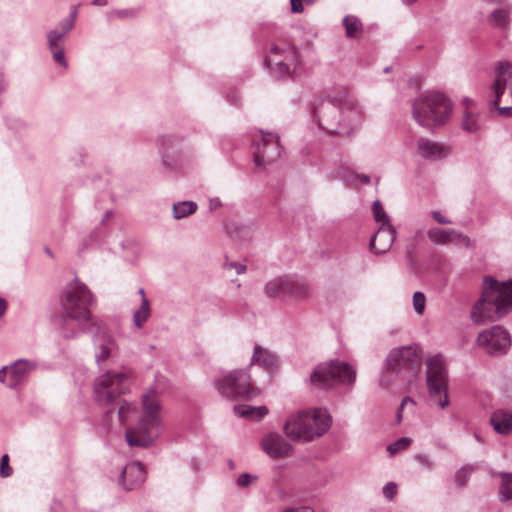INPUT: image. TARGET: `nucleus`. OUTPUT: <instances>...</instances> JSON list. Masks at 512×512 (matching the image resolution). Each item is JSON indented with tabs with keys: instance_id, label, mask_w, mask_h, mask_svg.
Segmentation results:
<instances>
[{
	"instance_id": "23",
	"label": "nucleus",
	"mask_w": 512,
	"mask_h": 512,
	"mask_svg": "<svg viewBox=\"0 0 512 512\" xmlns=\"http://www.w3.org/2000/svg\"><path fill=\"white\" fill-rule=\"evenodd\" d=\"M64 38L65 37L63 34H60V31L57 29L51 30L47 34L48 46L52 53L53 59L63 67H67L64 48L62 45V40Z\"/></svg>"
},
{
	"instance_id": "36",
	"label": "nucleus",
	"mask_w": 512,
	"mask_h": 512,
	"mask_svg": "<svg viewBox=\"0 0 512 512\" xmlns=\"http://www.w3.org/2000/svg\"><path fill=\"white\" fill-rule=\"evenodd\" d=\"M197 210V204L193 201H181L173 205V217L182 219L193 214Z\"/></svg>"
},
{
	"instance_id": "47",
	"label": "nucleus",
	"mask_w": 512,
	"mask_h": 512,
	"mask_svg": "<svg viewBox=\"0 0 512 512\" xmlns=\"http://www.w3.org/2000/svg\"><path fill=\"white\" fill-rule=\"evenodd\" d=\"M226 267L228 269H235L236 273L239 275V274H242L246 271V266L243 265V264H239V263H235V262H231V263H228L226 264Z\"/></svg>"
},
{
	"instance_id": "52",
	"label": "nucleus",
	"mask_w": 512,
	"mask_h": 512,
	"mask_svg": "<svg viewBox=\"0 0 512 512\" xmlns=\"http://www.w3.org/2000/svg\"><path fill=\"white\" fill-rule=\"evenodd\" d=\"M116 14L118 17L123 18V17H127V16L131 15L132 13L127 10H119L116 12Z\"/></svg>"
},
{
	"instance_id": "26",
	"label": "nucleus",
	"mask_w": 512,
	"mask_h": 512,
	"mask_svg": "<svg viewBox=\"0 0 512 512\" xmlns=\"http://www.w3.org/2000/svg\"><path fill=\"white\" fill-rule=\"evenodd\" d=\"M290 277H278L265 285V294L270 298L288 297Z\"/></svg>"
},
{
	"instance_id": "25",
	"label": "nucleus",
	"mask_w": 512,
	"mask_h": 512,
	"mask_svg": "<svg viewBox=\"0 0 512 512\" xmlns=\"http://www.w3.org/2000/svg\"><path fill=\"white\" fill-rule=\"evenodd\" d=\"M251 363L267 370H273L277 365V357L268 349H264L260 345H255Z\"/></svg>"
},
{
	"instance_id": "14",
	"label": "nucleus",
	"mask_w": 512,
	"mask_h": 512,
	"mask_svg": "<svg viewBox=\"0 0 512 512\" xmlns=\"http://www.w3.org/2000/svg\"><path fill=\"white\" fill-rule=\"evenodd\" d=\"M91 332L95 361L100 366L118 351V345L104 325L91 323Z\"/></svg>"
},
{
	"instance_id": "24",
	"label": "nucleus",
	"mask_w": 512,
	"mask_h": 512,
	"mask_svg": "<svg viewBox=\"0 0 512 512\" xmlns=\"http://www.w3.org/2000/svg\"><path fill=\"white\" fill-rule=\"evenodd\" d=\"M490 423L497 433L508 435L512 432V412L496 410L490 417Z\"/></svg>"
},
{
	"instance_id": "33",
	"label": "nucleus",
	"mask_w": 512,
	"mask_h": 512,
	"mask_svg": "<svg viewBox=\"0 0 512 512\" xmlns=\"http://www.w3.org/2000/svg\"><path fill=\"white\" fill-rule=\"evenodd\" d=\"M477 470V466L475 464H465L460 467L454 474V481L458 488L463 489L466 487L470 476Z\"/></svg>"
},
{
	"instance_id": "50",
	"label": "nucleus",
	"mask_w": 512,
	"mask_h": 512,
	"mask_svg": "<svg viewBox=\"0 0 512 512\" xmlns=\"http://www.w3.org/2000/svg\"><path fill=\"white\" fill-rule=\"evenodd\" d=\"M391 384V379L388 378L384 373L383 375L381 376L380 380H379V385L380 387L384 388V389H387L389 388Z\"/></svg>"
},
{
	"instance_id": "29",
	"label": "nucleus",
	"mask_w": 512,
	"mask_h": 512,
	"mask_svg": "<svg viewBox=\"0 0 512 512\" xmlns=\"http://www.w3.org/2000/svg\"><path fill=\"white\" fill-rule=\"evenodd\" d=\"M309 295L310 289L305 282L290 277L288 297L295 300H304L307 299Z\"/></svg>"
},
{
	"instance_id": "54",
	"label": "nucleus",
	"mask_w": 512,
	"mask_h": 512,
	"mask_svg": "<svg viewBox=\"0 0 512 512\" xmlns=\"http://www.w3.org/2000/svg\"><path fill=\"white\" fill-rule=\"evenodd\" d=\"M107 4V0H93L92 5L94 6H105Z\"/></svg>"
},
{
	"instance_id": "31",
	"label": "nucleus",
	"mask_w": 512,
	"mask_h": 512,
	"mask_svg": "<svg viewBox=\"0 0 512 512\" xmlns=\"http://www.w3.org/2000/svg\"><path fill=\"white\" fill-rule=\"evenodd\" d=\"M117 411V417L120 423H125L129 420L130 416L136 413V406L127 401H121L117 407L109 409L105 417L111 416Z\"/></svg>"
},
{
	"instance_id": "30",
	"label": "nucleus",
	"mask_w": 512,
	"mask_h": 512,
	"mask_svg": "<svg viewBox=\"0 0 512 512\" xmlns=\"http://www.w3.org/2000/svg\"><path fill=\"white\" fill-rule=\"evenodd\" d=\"M491 25L504 31L510 24V10L507 8H499L494 10L488 18Z\"/></svg>"
},
{
	"instance_id": "37",
	"label": "nucleus",
	"mask_w": 512,
	"mask_h": 512,
	"mask_svg": "<svg viewBox=\"0 0 512 512\" xmlns=\"http://www.w3.org/2000/svg\"><path fill=\"white\" fill-rule=\"evenodd\" d=\"M372 212L374 220L377 223H380L381 225H388L390 224V218L386 214L382 203L379 200H375L372 204Z\"/></svg>"
},
{
	"instance_id": "28",
	"label": "nucleus",
	"mask_w": 512,
	"mask_h": 512,
	"mask_svg": "<svg viewBox=\"0 0 512 512\" xmlns=\"http://www.w3.org/2000/svg\"><path fill=\"white\" fill-rule=\"evenodd\" d=\"M342 23L345 27V35L350 39H358L363 34L364 28L361 20L354 15H347Z\"/></svg>"
},
{
	"instance_id": "15",
	"label": "nucleus",
	"mask_w": 512,
	"mask_h": 512,
	"mask_svg": "<svg viewBox=\"0 0 512 512\" xmlns=\"http://www.w3.org/2000/svg\"><path fill=\"white\" fill-rule=\"evenodd\" d=\"M261 138L254 141V163L257 167L263 166L265 163H272L277 160L282 152L279 143V136L272 132L260 131Z\"/></svg>"
},
{
	"instance_id": "9",
	"label": "nucleus",
	"mask_w": 512,
	"mask_h": 512,
	"mask_svg": "<svg viewBox=\"0 0 512 512\" xmlns=\"http://www.w3.org/2000/svg\"><path fill=\"white\" fill-rule=\"evenodd\" d=\"M491 89L494 94V106L500 114L508 115L512 110V65L510 63H499Z\"/></svg>"
},
{
	"instance_id": "32",
	"label": "nucleus",
	"mask_w": 512,
	"mask_h": 512,
	"mask_svg": "<svg viewBox=\"0 0 512 512\" xmlns=\"http://www.w3.org/2000/svg\"><path fill=\"white\" fill-rule=\"evenodd\" d=\"M483 127V122L478 113L466 111L462 120V128L468 133H477Z\"/></svg>"
},
{
	"instance_id": "20",
	"label": "nucleus",
	"mask_w": 512,
	"mask_h": 512,
	"mask_svg": "<svg viewBox=\"0 0 512 512\" xmlns=\"http://www.w3.org/2000/svg\"><path fill=\"white\" fill-rule=\"evenodd\" d=\"M396 239V230L391 224L380 225L370 241V248L375 253H386Z\"/></svg>"
},
{
	"instance_id": "3",
	"label": "nucleus",
	"mask_w": 512,
	"mask_h": 512,
	"mask_svg": "<svg viewBox=\"0 0 512 512\" xmlns=\"http://www.w3.org/2000/svg\"><path fill=\"white\" fill-rule=\"evenodd\" d=\"M159 391L150 387L142 395V415L136 426L127 429L125 438L129 446L148 447L163 433L162 404Z\"/></svg>"
},
{
	"instance_id": "57",
	"label": "nucleus",
	"mask_w": 512,
	"mask_h": 512,
	"mask_svg": "<svg viewBox=\"0 0 512 512\" xmlns=\"http://www.w3.org/2000/svg\"><path fill=\"white\" fill-rule=\"evenodd\" d=\"M76 17H77V8H75L72 11L71 15L68 18H73V21L75 22Z\"/></svg>"
},
{
	"instance_id": "18",
	"label": "nucleus",
	"mask_w": 512,
	"mask_h": 512,
	"mask_svg": "<svg viewBox=\"0 0 512 512\" xmlns=\"http://www.w3.org/2000/svg\"><path fill=\"white\" fill-rule=\"evenodd\" d=\"M427 236L429 240L436 245L453 243L463 245L466 248L473 246V241L467 235L454 229L432 227L427 231Z\"/></svg>"
},
{
	"instance_id": "8",
	"label": "nucleus",
	"mask_w": 512,
	"mask_h": 512,
	"mask_svg": "<svg viewBox=\"0 0 512 512\" xmlns=\"http://www.w3.org/2000/svg\"><path fill=\"white\" fill-rule=\"evenodd\" d=\"M218 391L233 400L251 399L259 391L251 384L250 375L244 370H234L217 379Z\"/></svg>"
},
{
	"instance_id": "27",
	"label": "nucleus",
	"mask_w": 512,
	"mask_h": 512,
	"mask_svg": "<svg viewBox=\"0 0 512 512\" xmlns=\"http://www.w3.org/2000/svg\"><path fill=\"white\" fill-rule=\"evenodd\" d=\"M234 412L238 417L258 420L268 413V409L266 406L241 404L234 406Z\"/></svg>"
},
{
	"instance_id": "22",
	"label": "nucleus",
	"mask_w": 512,
	"mask_h": 512,
	"mask_svg": "<svg viewBox=\"0 0 512 512\" xmlns=\"http://www.w3.org/2000/svg\"><path fill=\"white\" fill-rule=\"evenodd\" d=\"M419 154L428 160H439L449 154V149L437 142L422 138L418 141Z\"/></svg>"
},
{
	"instance_id": "16",
	"label": "nucleus",
	"mask_w": 512,
	"mask_h": 512,
	"mask_svg": "<svg viewBox=\"0 0 512 512\" xmlns=\"http://www.w3.org/2000/svg\"><path fill=\"white\" fill-rule=\"evenodd\" d=\"M331 98H338L337 94L329 93L326 100L316 109L315 117L317 118L319 128L328 134L340 133V113L339 106L333 103Z\"/></svg>"
},
{
	"instance_id": "10",
	"label": "nucleus",
	"mask_w": 512,
	"mask_h": 512,
	"mask_svg": "<svg viewBox=\"0 0 512 512\" xmlns=\"http://www.w3.org/2000/svg\"><path fill=\"white\" fill-rule=\"evenodd\" d=\"M127 374L124 372L108 371L101 375L95 385L96 401L100 405H113L116 399L125 393Z\"/></svg>"
},
{
	"instance_id": "46",
	"label": "nucleus",
	"mask_w": 512,
	"mask_h": 512,
	"mask_svg": "<svg viewBox=\"0 0 512 512\" xmlns=\"http://www.w3.org/2000/svg\"><path fill=\"white\" fill-rule=\"evenodd\" d=\"M415 459L419 463H421L424 466H426L427 468H432L433 467V462H432V460L427 455L418 454V455L415 456Z\"/></svg>"
},
{
	"instance_id": "21",
	"label": "nucleus",
	"mask_w": 512,
	"mask_h": 512,
	"mask_svg": "<svg viewBox=\"0 0 512 512\" xmlns=\"http://www.w3.org/2000/svg\"><path fill=\"white\" fill-rule=\"evenodd\" d=\"M121 477L125 489L132 490L144 483L146 471L140 462H131L123 468Z\"/></svg>"
},
{
	"instance_id": "56",
	"label": "nucleus",
	"mask_w": 512,
	"mask_h": 512,
	"mask_svg": "<svg viewBox=\"0 0 512 512\" xmlns=\"http://www.w3.org/2000/svg\"><path fill=\"white\" fill-rule=\"evenodd\" d=\"M284 512H312V511L310 509H308V508H304V509H292V508H290V509H288V510H286Z\"/></svg>"
},
{
	"instance_id": "12",
	"label": "nucleus",
	"mask_w": 512,
	"mask_h": 512,
	"mask_svg": "<svg viewBox=\"0 0 512 512\" xmlns=\"http://www.w3.org/2000/svg\"><path fill=\"white\" fill-rule=\"evenodd\" d=\"M478 347L490 356H501L508 352L512 340L509 332L499 325L485 329L477 336Z\"/></svg>"
},
{
	"instance_id": "35",
	"label": "nucleus",
	"mask_w": 512,
	"mask_h": 512,
	"mask_svg": "<svg viewBox=\"0 0 512 512\" xmlns=\"http://www.w3.org/2000/svg\"><path fill=\"white\" fill-rule=\"evenodd\" d=\"M501 485L499 488V499L501 502L512 500V473H500Z\"/></svg>"
},
{
	"instance_id": "41",
	"label": "nucleus",
	"mask_w": 512,
	"mask_h": 512,
	"mask_svg": "<svg viewBox=\"0 0 512 512\" xmlns=\"http://www.w3.org/2000/svg\"><path fill=\"white\" fill-rule=\"evenodd\" d=\"M12 468L9 466V456L4 454L0 460V476L3 478L9 477L12 475Z\"/></svg>"
},
{
	"instance_id": "53",
	"label": "nucleus",
	"mask_w": 512,
	"mask_h": 512,
	"mask_svg": "<svg viewBox=\"0 0 512 512\" xmlns=\"http://www.w3.org/2000/svg\"><path fill=\"white\" fill-rule=\"evenodd\" d=\"M6 310V302L0 298V317L4 314Z\"/></svg>"
},
{
	"instance_id": "6",
	"label": "nucleus",
	"mask_w": 512,
	"mask_h": 512,
	"mask_svg": "<svg viewBox=\"0 0 512 512\" xmlns=\"http://www.w3.org/2000/svg\"><path fill=\"white\" fill-rule=\"evenodd\" d=\"M426 383L429 400L439 409L449 405L448 374L444 357L440 354L427 360Z\"/></svg>"
},
{
	"instance_id": "1",
	"label": "nucleus",
	"mask_w": 512,
	"mask_h": 512,
	"mask_svg": "<svg viewBox=\"0 0 512 512\" xmlns=\"http://www.w3.org/2000/svg\"><path fill=\"white\" fill-rule=\"evenodd\" d=\"M94 303V295L77 278L68 285L60 300L62 314L54 318V325L64 339L76 338L84 323L91 321L89 306Z\"/></svg>"
},
{
	"instance_id": "59",
	"label": "nucleus",
	"mask_w": 512,
	"mask_h": 512,
	"mask_svg": "<svg viewBox=\"0 0 512 512\" xmlns=\"http://www.w3.org/2000/svg\"><path fill=\"white\" fill-rule=\"evenodd\" d=\"M138 293L142 296V298H143V297H146V296H145V291H144V289H143V288H140V289H139V291H138Z\"/></svg>"
},
{
	"instance_id": "40",
	"label": "nucleus",
	"mask_w": 512,
	"mask_h": 512,
	"mask_svg": "<svg viewBox=\"0 0 512 512\" xmlns=\"http://www.w3.org/2000/svg\"><path fill=\"white\" fill-rule=\"evenodd\" d=\"M426 298L422 292H415L413 294V307L416 313L422 314L425 308Z\"/></svg>"
},
{
	"instance_id": "45",
	"label": "nucleus",
	"mask_w": 512,
	"mask_h": 512,
	"mask_svg": "<svg viewBox=\"0 0 512 512\" xmlns=\"http://www.w3.org/2000/svg\"><path fill=\"white\" fill-rule=\"evenodd\" d=\"M74 27V21L73 18H67L61 23V30L60 34H63L64 37H66L70 30Z\"/></svg>"
},
{
	"instance_id": "34",
	"label": "nucleus",
	"mask_w": 512,
	"mask_h": 512,
	"mask_svg": "<svg viewBox=\"0 0 512 512\" xmlns=\"http://www.w3.org/2000/svg\"><path fill=\"white\" fill-rule=\"evenodd\" d=\"M151 315L150 303L146 297L141 299L140 307L133 314V323L137 328H141Z\"/></svg>"
},
{
	"instance_id": "51",
	"label": "nucleus",
	"mask_w": 512,
	"mask_h": 512,
	"mask_svg": "<svg viewBox=\"0 0 512 512\" xmlns=\"http://www.w3.org/2000/svg\"><path fill=\"white\" fill-rule=\"evenodd\" d=\"M270 52L272 55L277 56L282 52V50L278 46L273 45L270 49Z\"/></svg>"
},
{
	"instance_id": "7",
	"label": "nucleus",
	"mask_w": 512,
	"mask_h": 512,
	"mask_svg": "<svg viewBox=\"0 0 512 512\" xmlns=\"http://www.w3.org/2000/svg\"><path fill=\"white\" fill-rule=\"evenodd\" d=\"M310 381L320 388L331 387L334 383L353 386L356 381V369L340 360L319 364L311 373Z\"/></svg>"
},
{
	"instance_id": "44",
	"label": "nucleus",
	"mask_w": 512,
	"mask_h": 512,
	"mask_svg": "<svg viewBox=\"0 0 512 512\" xmlns=\"http://www.w3.org/2000/svg\"><path fill=\"white\" fill-rule=\"evenodd\" d=\"M383 494L388 499H393L397 494V485L394 482H389L383 487Z\"/></svg>"
},
{
	"instance_id": "39",
	"label": "nucleus",
	"mask_w": 512,
	"mask_h": 512,
	"mask_svg": "<svg viewBox=\"0 0 512 512\" xmlns=\"http://www.w3.org/2000/svg\"><path fill=\"white\" fill-rule=\"evenodd\" d=\"M411 443V439L408 437L399 438L397 441L391 443L387 447V451L390 454H394L398 451L405 450Z\"/></svg>"
},
{
	"instance_id": "48",
	"label": "nucleus",
	"mask_w": 512,
	"mask_h": 512,
	"mask_svg": "<svg viewBox=\"0 0 512 512\" xmlns=\"http://www.w3.org/2000/svg\"><path fill=\"white\" fill-rule=\"evenodd\" d=\"M291 2V11L293 13H301L304 10L302 5V0H290Z\"/></svg>"
},
{
	"instance_id": "49",
	"label": "nucleus",
	"mask_w": 512,
	"mask_h": 512,
	"mask_svg": "<svg viewBox=\"0 0 512 512\" xmlns=\"http://www.w3.org/2000/svg\"><path fill=\"white\" fill-rule=\"evenodd\" d=\"M432 217L439 224H450L451 223V221L448 218L444 217L439 211H433Z\"/></svg>"
},
{
	"instance_id": "60",
	"label": "nucleus",
	"mask_w": 512,
	"mask_h": 512,
	"mask_svg": "<svg viewBox=\"0 0 512 512\" xmlns=\"http://www.w3.org/2000/svg\"><path fill=\"white\" fill-rule=\"evenodd\" d=\"M309 3H312L313 0H307Z\"/></svg>"
},
{
	"instance_id": "4",
	"label": "nucleus",
	"mask_w": 512,
	"mask_h": 512,
	"mask_svg": "<svg viewBox=\"0 0 512 512\" xmlns=\"http://www.w3.org/2000/svg\"><path fill=\"white\" fill-rule=\"evenodd\" d=\"M331 423L332 419L327 410L319 408L290 415L283 429L291 440L309 442L324 435Z\"/></svg>"
},
{
	"instance_id": "38",
	"label": "nucleus",
	"mask_w": 512,
	"mask_h": 512,
	"mask_svg": "<svg viewBox=\"0 0 512 512\" xmlns=\"http://www.w3.org/2000/svg\"><path fill=\"white\" fill-rule=\"evenodd\" d=\"M265 65L267 67H272L275 65V70L279 74V76H285L290 73V67L287 63L282 60H277L276 58H272L271 56L265 58Z\"/></svg>"
},
{
	"instance_id": "58",
	"label": "nucleus",
	"mask_w": 512,
	"mask_h": 512,
	"mask_svg": "<svg viewBox=\"0 0 512 512\" xmlns=\"http://www.w3.org/2000/svg\"><path fill=\"white\" fill-rule=\"evenodd\" d=\"M110 215H112V212H110V211H106V213H105V217H104V219L102 220V223H104V222H105V221L110 217Z\"/></svg>"
},
{
	"instance_id": "55",
	"label": "nucleus",
	"mask_w": 512,
	"mask_h": 512,
	"mask_svg": "<svg viewBox=\"0 0 512 512\" xmlns=\"http://www.w3.org/2000/svg\"><path fill=\"white\" fill-rule=\"evenodd\" d=\"M360 180L363 184H369L371 182V179L368 175H361Z\"/></svg>"
},
{
	"instance_id": "5",
	"label": "nucleus",
	"mask_w": 512,
	"mask_h": 512,
	"mask_svg": "<svg viewBox=\"0 0 512 512\" xmlns=\"http://www.w3.org/2000/svg\"><path fill=\"white\" fill-rule=\"evenodd\" d=\"M451 111L450 101L440 92L425 91L412 101V116L422 127L443 125Z\"/></svg>"
},
{
	"instance_id": "19",
	"label": "nucleus",
	"mask_w": 512,
	"mask_h": 512,
	"mask_svg": "<svg viewBox=\"0 0 512 512\" xmlns=\"http://www.w3.org/2000/svg\"><path fill=\"white\" fill-rule=\"evenodd\" d=\"M263 451L272 459L285 458L292 455L293 447L279 433H269L260 442Z\"/></svg>"
},
{
	"instance_id": "43",
	"label": "nucleus",
	"mask_w": 512,
	"mask_h": 512,
	"mask_svg": "<svg viewBox=\"0 0 512 512\" xmlns=\"http://www.w3.org/2000/svg\"><path fill=\"white\" fill-rule=\"evenodd\" d=\"M252 480H257V476L251 475L249 473H243L238 477L237 485L240 487H247Z\"/></svg>"
},
{
	"instance_id": "2",
	"label": "nucleus",
	"mask_w": 512,
	"mask_h": 512,
	"mask_svg": "<svg viewBox=\"0 0 512 512\" xmlns=\"http://www.w3.org/2000/svg\"><path fill=\"white\" fill-rule=\"evenodd\" d=\"M512 310V279L498 281L491 276L483 278L481 296L472 305L470 319L475 325L494 322Z\"/></svg>"
},
{
	"instance_id": "17",
	"label": "nucleus",
	"mask_w": 512,
	"mask_h": 512,
	"mask_svg": "<svg viewBox=\"0 0 512 512\" xmlns=\"http://www.w3.org/2000/svg\"><path fill=\"white\" fill-rule=\"evenodd\" d=\"M36 367L34 361L18 359L11 365L3 366L0 369V382L10 389H15L28 379Z\"/></svg>"
},
{
	"instance_id": "42",
	"label": "nucleus",
	"mask_w": 512,
	"mask_h": 512,
	"mask_svg": "<svg viewBox=\"0 0 512 512\" xmlns=\"http://www.w3.org/2000/svg\"><path fill=\"white\" fill-rule=\"evenodd\" d=\"M407 405H411L412 407H414L416 405V402L411 398V397H404L401 401V404H400V407L398 408L397 410V422L400 423L401 420H402V411L404 409L405 406Z\"/></svg>"
},
{
	"instance_id": "13",
	"label": "nucleus",
	"mask_w": 512,
	"mask_h": 512,
	"mask_svg": "<svg viewBox=\"0 0 512 512\" xmlns=\"http://www.w3.org/2000/svg\"><path fill=\"white\" fill-rule=\"evenodd\" d=\"M333 103L339 106L340 113V131L348 133L358 127L362 120V112L358 104L352 99L346 90L338 92V98H331Z\"/></svg>"
},
{
	"instance_id": "11",
	"label": "nucleus",
	"mask_w": 512,
	"mask_h": 512,
	"mask_svg": "<svg viewBox=\"0 0 512 512\" xmlns=\"http://www.w3.org/2000/svg\"><path fill=\"white\" fill-rule=\"evenodd\" d=\"M421 350L417 344L393 348L385 359V368L393 373L416 372L421 366Z\"/></svg>"
}]
</instances>
